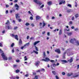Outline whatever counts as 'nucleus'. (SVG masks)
<instances>
[{
    "instance_id": "f257e3e1",
    "label": "nucleus",
    "mask_w": 79,
    "mask_h": 79,
    "mask_svg": "<svg viewBox=\"0 0 79 79\" xmlns=\"http://www.w3.org/2000/svg\"><path fill=\"white\" fill-rule=\"evenodd\" d=\"M1 56H2L4 60H8V58H7V57L5 56V55L4 53H2L1 54Z\"/></svg>"
},
{
    "instance_id": "f03ea898",
    "label": "nucleus",
    "mask_w": 79,
    "mask_h": 79,
    "mask_svg": "<svg viewBox=\"0 0 79 79\" xmlns=\"http://www.w3.org/2000/svg\"><path fill=\"white\" fill-rule=\"evenodd\" d=\"M33 2H35L36 3H37V4H39V6L41 5L42 4V3L41 2H40V1H37V0H34L33 1Z\"/></svg>"
},
{
    "instance_id": "7ed1b4c3",
    "label": "nucleus",
    "mask_w": 79,
    "mask_h": 79,
    "mask_svg": "<svg viewBox=\"0 0 79 79\" xmlns=\"http://www.w3.org/2000/svg\"><path fill=\"white\" fill-rule=\"evenodd\" d=\"M11 36L12 37H15V39L17 40H18L19 39L18 37V35H15L14 34H12Z\"/></svg>"
},
{
    "instance_id": "20e7f679",
    "label": "nucleus",
    "mask_w": 79,
    "mask_h": 79,
    "mask_svg": "<svg viewBox=\"0 0 79 79\" xmlns=\"http://www.w3.org/2000/svg\"><path fill=\"white\" fill-rule=\"evenodd\" d=\"M59 5H61L62 4H64V3H65V1H64L63 0H60L59 1Z\"/></svg>"
},
{
    "instance_id": "39448f33",
    "label": "nucleus",
    "mask_w": 79,
    "mask_h": 79,
    "mask_svg": "<svg viewBox=\"0 0 79 79\" xmlns=\"http://www.w3.org/2000/svg\"><path fill=\"white\" fill-rule=\"evenodd\" d=\"M55 52H57L59 54H60L61 53V51H60V49H56L55 50Z\"/></svg>"
},
{
    "instance_id": "423d86ee",
    "label": "nucleus",
    "mask_w": 79,
    "mask_h": 79,
    "mask_svg": "<svg viewBox=\"0 0 79 79\" xmlns=\"http://www.w3.org/2000/svg\"><path fill=\"white\" fill-rule=\"evenodd\" d=\"M40 63V62L39 61H38L35 62V65L36 66H38L39 65V64Z\"/></svg>"
},
{
    "instance_id": "0eeeda50",
    "label": "nucleus",
    "mask_w": 79,
    "mask_h": 79,
    "mask_svg": "<svg viewBox=\"0 0 79 79\" xmlns=\"http://www.w3.org/2000/svg\"><path fill=\"white\" fill-rule=\"evenodd\" d=\"M76 40L75 39H71L70 40V42L71 43H72V44H74V41H76Z\"/></svg>"
},
{
    "instance_id": "6e6552de",
    "label": "nucleus",
    "mask_w": 79,
    "mask_h": 79,
    "mask_svg": "<svg viewBox=\"0 0 79 79\" xmlns=\"http://www.w3.org/2000/svg\"><path fill=\"white\" fill-rule=\"evenodd\" d=\"M15 6L16 8L15 9L17 10H19V6L17 4H15Z\"/></svg>"
},
{
    "instance_id": "1a4fd4ad",
    "label": "nucleus",
    "mask_w": 79,
    "mask_h": 79,
    "mask_svg": "<svg viewBox=\"0 0 79 79\" xmlns=\"http://www.w3.org/2000/svg\"><path fill=\"white\" fill-rule=\"evenodd\" d=\"M15 18L16 19H18V18H20V16H19V14L18 13L16 14Z\"/></svg>"
},
{
    "instance_id": "9d476101",
    "label": "nucleus",
    "mask_w": 79,
    "mask_h": 79,
    "mask_svg": "<svg viewBox=\"0 0 79 79\" xmlns=\"http://www.w3.org/2000/svg\"><path fill=\"white\" fill-rule=\"evenodd\" d=\"M68 61H69V63H71L72 62H73V57H71L70 59L69 60H68Z\"/></svg>"
},
{
    "instance_id": "9b49d317",
    "label": "nucleus",
    "mask_w": 79,
    "mask_h": 79,
    "mask_svg": "<svg viewBox=\"0 0 79 79\" xmlns=\"http://www.w3.org/2000/svg\"><path fill=\"white\" fill-rule=\"evenodd\" d=\"M47 4L48 5H49V6H50L52 4V1H49L47 3Z\"/></svg>"
},
{
    "instance_id": "f8f14e48",
    "label": "nucleus",
    "mask_w": 79,
    "mask_h": 79,
    "mask_svg": "<svg viewBox=\"0 0 79 79\" xmlns=\"http://www.w3.org/2000/svg\"><path fill=\"white\" fill-rule=\"evenodd\" d=\"M62 62H63V63L64 64V63H67L68 62L65 60H61Z\"/></svg>"
},
{
    "instance_id": "ddd939ff",
    "label": "nucleus",
    "mask_w": 79,
    "mask_h": 79,
    "mask_svg": "<svg viewBox=\"0 0 79 79\" xmlns=\"http://www.w3.org/2000/svg\"><path fill=\"white\" fill-rule=\"evenodd\" d=\"M40 42V41H38L35 42L34 43V45H36V44H37L39 43Z\"/></svg>"
},
{
    "instance_id": "4468645a",
    "label": "nucleus",
    "mask_w": 79,
    "mask_h": 79,
    "mask_svg": "<svg viewBox=\"0 0 79 79\" xmlns=\"http://www.w3.org/2000/svg\"><path fill=\"white\" fill-rule=\"evenodd\" d=\"M72 75H73V73H68L67 74V76H68L69 77H70V76H72Z\"/></svg>"
},
{
    "instance_id": "2eb2a0df",
    "label": "nucleus",
    "mask_w": 79,
    "mask_h": 79,
    "mask_svg": "<svg viewBox=\"0 0 79 79\" xmlns=\"http://www.w3.org/2000/svg\"><path fill=\"white\" fill-rule=\"evenodd\" d=\"M22 43V40H21V39H20L19 42V45H21Z\"/></svg>"
},
{
    "instance_id": "dca6fc26",
    "label": "nucleus",
    "mask_w": 79,
    "mask_h": 79,
    "mask_svg": "<svg viewBox=\"0 0 79 79\" xmlns=\"http://www.w3.org/2000/svg\"><path fill=\"white\" fill-rule=\"evenodd\" d=\"M36 20H38V19H40L41 18L40 16H38L36 17Z\"/></svg>"
},
{
    "instance_id": "f3484780",
    "label": "nucleus",
    "mask_w": 79,
    "mask_h": 79,
    "mask_svg": "<svg viewBox=\"0 0 79 79\" xmlns=\"http://www.w3.org/2000/svg\"><path fill=\"white\" fill-rule=\"evenodd\" d=\"M7 28L8 30L11 29H12V27H11V26H7Z\"/></svg>"
},
{
    "instance_id": "a211bd4d",
    "label": "nucleus",
    "mask_w": 79,
    "mask_h": 79,
    "mask_svg": "<svg viewBox=\"0 0 79 79\" xmlns=\"http://www.w3.org/2000/svg\"><path fill=\"white\" fill-rule=\"evenodd\" d=\"M61 34H62V30L61 29L60 30L59 35H61Z\"/></svg>"
},
{
    "instance_id": "6ab92c4d",
    "label": "nucleus",
    "mask_w": 79,
    "mask_h": 79,
    "mask_svg": "<svg viewBox=\"0 0 79 79\" xmlns=\"http://www.w3.org/2000/svg\"><path fill=\"white\" fill-rule=\"evenodd\" d=\"M72 32H69L67 33V34L69 36H70V35H72Z\"/></svg>"
},
{
    "instance_id": "aec40b11",
    "label": "nucleus",
    "mask_w": 79,
    "mask_h": 79,
    "mask_svg": "<svg viewBox=\"0 0 79 79\" xmlns=\"http://www.w3.org/2000/svg\"><path fill=\"white\" fill-rule=\"evenodd\" d=\"M43 55L44 58H45V57H46V54H45V52H44Z\"/></svg>"
},
{
    "instance_id": "412c9836",
    "label": "nucleus",
    "mask_w": 79,
    "mask_h": 79,
    "mask_svg": "<svg viewBox=\"0 0 79 79\" xmlns=\"http://www.w3.org/2000/svg\"><path fill=\"white\" fill-rule=\"evenodd\" d=\"M75 16L76 18H78V17H79V14H76Z\"/></svg>"
},
{
    "instance_id": "4be33fe9",
    "label": "nucleus",
    "mask_w": 79,
    "mask_h": 79,
    "mask_svg": "<svg viewBox=\"0 0 79 79\" xmlns=\"http://www.w3.org/2000/svg\"><path fill=\"white\" fill-rule=\"evenodd\" d=\"M10 24V21H9V20H7V22L5 24Z\"/></svg>"
},
{
    "instance_id": "5701e85b",
    "label": "nucleus",
    "mask_w": 79,
    "mask_h": 79,
    "mask_svg": "<svg viewBox=\"0 0 79 79\" xmlns=\"http://www.w3.org/2000/svg\"><path fill=\"white\" fill-rule=\"evenodd\" d=\"M45 60H46L47 61H50V59L47 57L45 58Z\"/></svg>"
},
{
    "instance_id": "b1692460",
    "label": "nucleus",
    "mask_w": 79,
    "mask_h": 79,
    "mask_svg": "<svg viewBox=\"0 0 79 79\" xmlns=\"http://www.w3.org/2000/svg\"><path fill=\"white\" fill-rule=\"evenodd\" d=\"M79 77V74H77L76 76H73V77H74V78H75V77Z\"/></svg>"
},
{
    "instance_id": "393cba45",
    "label": "nucleus",
    "mask_w": 79,
    "mask_h": 79,
    "mask_svg": "<svg viewBox=\"0 0 79 79\" xmlns=\"http://www.w3.org/2000/svg\"><path fill=\"white\" fill-rule=\"evenodd\" d=\"M41 72H45V69L44 68H42L41 70Z\"/></svg>"
},
{
    "instance_id": "a878e982",
    "label": "nucleus",
    "mask_w": 79,
    "mask_h": 79,
    "mask_svg": "<svg viewBox=\"0 0 79 79\" xmlns=\"http://www.w3.org/2000/svg\"><path fill=\"white\" fill-rule=\"evenodd\" d=\"M29 43L26 44L24 45V46L26 47V46H29Z\"/></svg>"
},
{
    "instance_id": "bb28decb",
    "label": "nucleus",
    "mask_w": 79,
    "mask_h": 79,
    "mask_svg": "<svg viewBox=\"0 0 79 79\" xmlns=\"http://www.w3.org/2000/svg\"><path fill=\"white\" fill-rule=\"evenodd\" d=\"M35 49L36 50V51H39V49H38V48L36 47V46H35Z\"/></svg>"
},
{
    "instance_id": "cd10ccee",
    "label": "nucleus",
    "mask_w": 79,
    "mask_h": 79,
    "mask_svg": "<svg viewBox=\"0 0 79 79\" xmlns=\"http://www.w3.org/2000/svg\"><path fill=\"white\" fill-rule=\"evenodd\" d=\"M52 73L54 75H56V72L54 71H52Z\"/></svg>"
},
{
    "instance_id": "c85d7f7f",
    "label": "nucleus",
    "mask_w": 79,
    "mask_h": 79,
    "mask_svg": "<svg viewBox=\"0 0 79 79\" xmlns=\"http://www.w3.org/2000/svg\"><path fill=\"white\" fill-rule=\"evenodd\" d=\"M16 73H19V72H20V71L19 70V69H17V70H16Z\"/></svg>"
},
{
    "instance_id": "c756f323",
    "label": "nucleus",
    "mask_w": 79,
    "mask_h": 79,
    "mask_svg": "<svg viewBox=\"0 0 79 79\" xmlns=\"http://www.w3.org/2000/svg\"><path fill=\"white\" fill-rule=\"evenodd\" d=\"M10 79H16L15 77H10Z\"/></svg>"
},
{
    "instance_id": "7c9ffc66",
    "label": "nucleus",
    "mask_w": 79,
    "mask_h": 79,
    "mask_svg": "<svg viewBox=\"0 0 79 79\" xmlns=\"http://www.w3.org/2000/svg\"><path fill=\"white\" fill-rule=\"evenodd\" d=\"M24 61H26L27 60V56H26L24 57Z\"/></svg>"
},
{
    "instance_id": "2f4dec72",
    "label": "nucleus",
    "mask_w": 79,
    "mask_h": 79,
    "mask_svg": "<svg viewBox=\"0 0 79 79\" xmlns=\"http://www.w3.org/2000/svg\"><path fill=\"white\" fill-rule=\"evenodd\" d=\"M43 27H44V26H45V25H46V24H45V22L44 21H43Z\"/></svg>"
},
{
    "instance_id": "473e14b6",
    "label": "nucleus",
    "mask_w": 79,
    "mask_h": 79,
    "mask_svg": "<svg viewBox=\"0 0 79 79\" xmlns=\"http://www.w3.org/2000/svg\"><path fill=\"white\" fill-rule=\"evenodd\" d=\"M33 52H34V53H36V54H38V52H37L35 50H33Z\"/></svg>"
},
{
    "instance_id": "72a5a7b5",
    "label": "nucleus",
    "mask_w": 79,
    "mask_h": 79,
    "mask_svg": "<svg viewBox=\"0 0 79 79\" xmlns=\"http://www.w3.org/2000/svg\"><path fill=\"white\" fill-rule=\"evenodd\" d=\"M25 25L26 26H29V25H30V24H29V23H27L26 24H25Z\"/></svg>"
},
{
    "instance_id": "f704fd0d",
    "label": "nucleus",
    "mask_w": 79,
    "mask_h": 79,
    "mask_svg": "<svg viewBox=\"0 0 79 79\" xmlns=\"http://www.w3.org/2000/svg\"><path fill=\"white\" fill-rule=\"evenodd\" d=\"M14 45H15V44H14V43H12L11 45V47H13V46H14Z\"/></svg>"
},
{
    "instance_id": "c9c22d12",
    "label": "nucleus",
    "mask_w": 79,
    "mask_h": 79,
    "mask_svg": "<svg viewBox=\"0 0 79 79\" xmlns=\"http://www.w3.org/2000/svg\"><path fill=\"white\" fill-rule=\"evenodd\" d=\"M75 43H77V45H79V42L78 41H77L76 42H75Z\"/></svg>"
},
{
    "instance_id": "e433bc0d",
    "label": "nucleus",
    "mask_w": 79,
    "mask_h": 79,
    "mask_svg": "<svg viewBox=\"0 0 79 79\" xmlns=\"http://www.w3.org/2000/svg\"><path fill=\"white\" fill-rule=\"evenodd\" d=\"M65 72H63L62 73V75H63V76H64V75H65Z\"/></svg>"
},
{
    "instance_id": "4c0bfd02",
    "label": "nucleus",
    "mask_w": 79,
    "mask_h": 79,
    "mask_svg": "<svg viewBox=\"0 0 79 79\" xmlns=\"http://www.w3.org/2000/svg\"><path fill=\"white\" fill-rule=\"evenodd\" d=\"M18 29V27H14V30H16V29Z\"/></svg>"
},
{
    "instance_id": "58836bf2",
    "label": "nucleus",
    "mask_w": 79,
    "mask_h": 79,
    "mask_svg": "<svg viewBox=\"0 0 79 79\" xmlns=\"http://www.w3.org/2000/svg\"><path fill=\"white\" fill-rule=\"evenodd\" d=\"M55 77L56 79H59V77L57 75Z\"/></svg>"
},
{
    "instance_id": "ea45409f",
    "label": "nucleus",
    "mask_w": 79,
    "mask_h": 79,
    "mask_svg": "<svg viewBox=\"0 0 79 79\" xmlns=\"http://www.w3.org/2000/svg\"><path fill=\"white\" fill-rule=\"evenodd\" d=\"M71 10H68L67 11V13H70V12H71Z\"/></svg>"
},
{
    "instance_id": "a19ab883",
    "label": "nucleus",
    "mask_w": 79,
    "mask_h": 79,
    "mask_svg": "<svg viewBox=\"0 0 79 79\" xmlns=\"http://www.w3.org/2000/svg\"><path fill=\"white\" fill-rule=\"evenodd\" d=\"M75 6L76 7H77V2H75Z\"/></svg>"
},
{
    "instance_id": "79ce46f5",
    "label": "nucleus",
    "mask_w": 79,
    "mask_h": 79,
    "mask_svg": "<svg viewBox=\"0 0 79 79\" xmlns=\"http://www.w3.org/2000/svg\"><path fill=\"white\" fill-rule=\"evenodd\" d=\"M43 7H44V5L43 4L40 7V8H43Z\"/></svg>"
},
{
    "instance_id": "37998d69",
    "label": "nucleus",
    "mask_w": 79,
    "mask_h": 79,
    "mask_svg": "<svg viewBox=\"0 0 79 79\" xmlns=\"http://www.w3.org/2000/svg\"><path fill=\"white\" fill-rule=\"evenodd\" d=\"M52 65L53 67H55V66H56V64H53Z\"/></svg>"
},
{
    "instance_id": "c03bdc74",
    "label": "nucleus",
    "mask_w": 79,
    "mask_h": 79,
    "mask_svg": "<svg viewBox=\"0 0 79 79\" xmlns=\"http://www.w3.org/2000/svg\"><path fill=\"white\" fill-rule=\"evenodd\" d=\"M74 31H78V28H75L74 29Z\"/></svg>"
},
{
    "instance_id": "a18cd8bd",
    "label": "nucleus",
    "mask_w": 79,
    "mask_h": 79,
    "mask_svg": "<svg viewBox=\"0 0 79 79\" xmlns=\"http://www.w3.org/2000/svg\"><path fill=\"white\" fill-rule=\"evenodd\" d=\"M46 18L47 19H49V16L48 15H47L46 17Z\"/></svg>"
},
{
    "instance_id": "49530a36",
    "label": "nucleus",
    "mask_w": 79,
    "mask_h": 79,
    "mask_svg": "<svg viewBox=\"0 0 79 79\" xmlns=\"http://www.w3.org/2000/svg\"><path fill=\"white\" fill-rule=\"evenodd\" d=\"M35 78L36 79H38V76H35Z\"/></svg>"
},
{
    "instance_id": "de8ad7c7",
    "label": "nucleus",
    "mask_w": 79,
    "mask_h": 79,
    "mask_svg": "<svg viewBox=\"0 0 79 79\" xmlns=\"http://www.w3.org/2000/svg\"><path fill=\"white\" fill-rule=\"evenodd\" d=\"M70 24H73V22L72 21H70L69 22Z\"/></svg>"
},
{
    "instance_id": "09e8293b",
    "label": "nucleus",
    "mask_w": 79,
    "mask_h": 79,
    "mask_svg": "<svg viewBox=\"0 0 79 79\" xmlns=\"http://www.w3.org/2000/svg\"><path fill=\"white\" fill-rule=\"evenodd\" d=\"M49 61H50L51 63H53V62H54V60H49Z\"/></svg>"
},
{
    "instance_id": "8fccbe9b",
    "label": "nucleus",
    "mask_w": 79,
    "mask_h": 79,
    "mask_svg": "<svg viewBox=\"0 0 79 79\" xmlns=\"http://www.w3.org/2000/svg\"><path fill=\"white\" fill-rule=\"evenodd\" d=\"M11 59H12V58H11V57H10L8 58L9 60H11Z\"/></svg>"
},
{
    "instance_id": "3c124183",
    "label": "nucleus",
    "mask_w": 79,
    "mask_h": 79,
    "mask_svg": "<svg viewBox=\"0 0 79 79\" xmlns=\"http://www.w3.org/2000/svg\"><path fill=\"white\" fill-rule=\"evenodd\" d=\"M19 22H21V19H18Z\"/></svg>"
},
{
    "instance_id": "603ef678",
    "label": "nucleus",
    "mask_w": 79,
    "mask_h": 79,
    "mask_svg": "<svg viewBox=\"0 0 79 79\" xmlns=\"http://www.w3.org/2000/svg\"><path fill=\"white\" fill-rule=\"evenodd\" d=\"M28 76L29 75L28 74H26V75H25V77H28Z\"/></svg>"
},
{
    "instance_id": "864d4df0",
    "label": "nucleus",
    "mask_w": 79,
    "mask_h": 79,
    "mask_svg": "<svg viewBox=\"0 0 79 79\" xmlns=\"http://www.w3.org/2000/svg\"><path fill=\"white\" fill-rule=\"evenodd\" d=\"M30 19H31V20H33V17H32V16L30 17Z\"/></svg>"
},
{
    "instance_id": "5fc2aeb1",
    "label": "nucleus",
    "mask_w": 79,
    "mask_h": 79,
    "mask_svg": "<svg viewBox=\"0 0 79 79\" xmlns=\"http://www.w3.org/2000/svg\"><path fill=\"white\" fill-rule=\"evenodd\" d=\"M37 73H40V70H39L36 71Z\"/></svg>"
},
{
    "instance_id": "6e6d98bb",
    "label": "nucleus",
    "mask_w": 79,
    "mask_h": 79,
    "mask_svg": "<svg viewBox=\"0 0 79 79\" xmlns=\"http://www.w3.org/2000/svg\"><path fill=\"white\" fill-rule=\"evenodd\" d=\"M68 6H69V7H71V5L70 4H69L68 5Z\"/></svg>"
},
{
    "instance_id": "4d7b16f0",
    "label": "nucleus",
    "mask_w": 79,
    "mask_h": 79,
    "mask_svg": "<svg viewBox=\"0 0 79 79\" xmlns=\"http://www.w3.org/2000/svg\"><path fill=\"white\" fill-rule=\"evenodd\" d=\"M74 17L73 16L72 18V20H74Z\"/></svg>"
},
{
    "instance_id": "13d9d810",
    "label": "nucleus",
    "mask_w": 79,
    "mask_h": 79,
    "mask_svg": "<svg viewBox=\"0 0 79 79\" xmlns=\"http://www.w3.org/2000/svg\"><path fill=\"white\" fill-rule=\"evenodd\" d=\"M18 2V0H15V1H14V2L15 3H16Z\"/></svg>"
},
{
    "instance_id": "bf43d9fd",
    "label": "nucleus",
    "mask_w": 79,
    "mask_h": 79,
    "mask_svg": "<svg viewBox=\"0 0 79 79\" xmlns=\"http://www.w3.org/2000/svg\"><path fill=\"white\" fill-rule=\"evenodd\" d=\"M31 26H32V27H34L35 26L34 24H33V23H32V24H31Z\"/></svg>"
},
{
    "instance_id": "052dcab7",
    "label": "nucleus",
    "mask_w": 79,
    "mask_h": 79,
    "mask_svg": "<svg viewBox=\"0 0 79 79\" xmlns=\"http://www.w3.org/2000/svg\"><path fill=\"white\" fill-rule=\"evenodd\" d=\"M16 61L17 63H18V62H19V60H16Z\"/></svg>"
},
{
    "instance_id": "680f3d73",
    "label": "nucleus",
    "mask_w": 79,
    "mask_h": 79,
    "mask_svg": "<svg viewBox=\"0 0 79 79\" xmlns=\"http://www.w3.org/2000/svg\"><path fill=\"white\" fill-rule=\"evenodd\" d=\"M27 39H29V36L27 35Z\"/></svg>"
},
{
    "instance_id": "e2e57ef3",
    "label": "nucleus",
    "mask_w": 79,
    "mask_h": 79,
    "mask_svg": "<svg viewBox=\"0 0 79 79\" xmlns=\"http://www.w3.org/2000/svg\"><path fill=\"white\" fill-rule=\"evenodd\" d=\"M58 65H60V63H57L56 64V66H58Z\"/></svg>"
},
{
    "instance_id": "0e129e2a",
    "label": "nucleus",
    "mask_w": 79,
    "mask_h": 79,
    "mask_svg": "<svg viewBox=\"0 0 79 79\" xmlns=\"http://www.w3.org/2000/svg\"><path fill=\"white\" fill-rule=\"evenodd\" d=\"M17 66V65H14L13 67L14 68H16Z\"/></svg>"
},
{
    "instance_id": "69168bd1",
    "label": "nucleus",
    "mask_w": 79,
    "mask_h": 79,
    "mask_svg": "<svg viewBox=\"0 0 79 79\" xmlns=\"http://www.w3.org/2000/svg\"><path fill=\"white\" fill-rule=\"evenodd\" d=\"M5 32V30H4L3 31H2V34H4Z\"/></svg>"
},
{
    "instance_id": "338daca9",
    "label": "nucleus",
    "mask_w": 79,
    "mask_h": 79,
    "mask_svg": "<svg viewBox=\"0 0 79 79\" xmlns=\"http://www.w3.org/2000/svg\"><path fill=\"white\" fill-rule=\"evenodd\" d=\"M16 78L17 79H19V77L18 76H16Z\"/></svg>"
},
{
    "instance_id": "774afa93",
    "label": "nucleus",
    "mask_w": 79,
    "mask_h": 79,
    "mask_svg": "<svg viewBox=\"0 0 79 79\" xmlns=\"http://www.w3.org/2000/svg\"><path fill=\"white\" fill-rule=\"evenodd\" d=\"M24 46H22L21 47V49H22V50H23V48H24Z\"/></svg>"
}]
</instances>
